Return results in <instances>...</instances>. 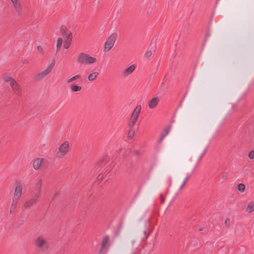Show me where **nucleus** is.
I'll list each match as a JSON object with an SVG mask.
<instances>
[{"mask_svg":"<svg viewBox=\"0 0 254 254\" xmlns=\"http://www.w3.org/2000/svg\"><path fill=\"white\" fill-rule=\"evenodd\" d=\"M36 248L41 252H46L50 248V243L47 238L43 236H39L34 241Z\"/></svg>","mask_w":254,"mask_h":254,"instance_id":"f257e3e1","label":"nucleus"},{"mask_svg":"<svg viewBox=\"0 0 254 254\" xmlns=\"http://www.w3.org/2000/svg\"><path fill=\"white\" fill-rule=\"evenodd\" d=\"M96 61V58L85 53H80L77 58V62L80 64H91L95 63Z\"/></svg>","mask_w":254,"mask_h":254,"instance_id":"f03ea898","label":"nucleus"},{"mask_svg":"<svg viewBox=\"0 0 254 254\" xmlns=\"http://www.w3.org/2000/svg\"><path fill=\"white\" fill-rule=\"evenodd\" d=\"M55 65V62H53L46 69L37 73L34 76V79L35 81H39L46 77L53 70Z\"/></svg>","mask_w":254,"mask_h":254,"instance_id":"7ed1b4c3","label":"nucleus"},{"mask_svg":"<svg viewBox=\"0 0 254 254\" xmlns=\"http://www.w3.org/2000/svg\"><path fill=\"white\" fill-rule=\"evenodd\" d=\"M15 189L12 198L19 200L22 195L23 186L20 181L17 180L14 183Z\"/></svg>","mask_w":254,"mask_h":254,"instance_id":"20e7f679","label":"nucleus"},{"mask_svg":"<svg viewBox=\"0 0 254 254\" xmlns=\"http://www.w3.org/2000/svg\"><path fill=\"white\" fill-rule=\"evenodd\" d=\"M69 151V143L67 141H64L59 147L56 153L58 158H63Z\"/></svg>","mask_w":254,"mask_h":254,"instance_id":"39448f33","label":"nucleus"},{"mask_svg":"<svg viewBox=\"0 0 254 254\" xmlns=\"http://www.w3.org/2000/svg\"><path fill=\"white\" fill-rule=\"evenodd\" d=\"M117 37V34L114 33L108 37L104 47V51L105 52L109 51L112 48L116 40Z\"/></svg>","mask_w":254,"mask_h":254,"instance_id":"423d86ee","label":"nucleus"},{"mask_svg":"<svg viewBox=\"0 0 254 254\" xmlns=\"http://www.w3.org/2000/svg\"><path fill=\"white\" fill-rule=\"evenodd\" d=\"M40 196L34 194L33 196L26 200L22 205L21 208L23 210H25L31 207L33 205H35L39 200Z\"/></svg>","mask_w":254,"mask_h":254,"instance_id":"0eeeda50","label":"nucleus"},{"mask_svg":"<svg viewBox=\"0 0 254 254\" xmlns=\"http://www.w3.org/2000/svg\"><path fill=\"white\" fill-rule=\"evenodd\" d=\"M188 180V176H178L175 182V187L180 190L183 189Z\"/></svg>","mask_w":254,"mask_h":254,"instance_id":"6e6552de","label":"nucleus"},{"mask_svg":"<svg viewBox=\"0 0 254 254\" xmlns=\"http://www.w3.org/2000/svg\"><path fill=\"white\" fill-rule=\"evenodd\" d=\"M11 89L13 93L18 96H21L22 94V90L20 84L15 79L12 82L9 83Z\"/></svg>","mask_w":254,"mask_h":254,"instance_id":"1a4fd4ad","label":"nucleus"},{"mask_svg":"<svg viewBox=\"0 0 254 254\" xmlns=\"http://www.w3.org/2000/svg\"><path fill=\"white\" fill-rule=\"evenodd\" d=\"M45 159L37 158L33 161V167L36 170H40L47 163Z\"/></svg>","mask_w":254,"mask_h":254,"instance_id":"9d476101","label":"nucleus"},{"mask_svg":"<svg viewBox=\"0 0 254 254\" xmlns=\"http://www.w3.org/2000/svg\"><path fill=\"white\" fill-rule=\"evenodd\" d=\"M60 31L63 35L64 41L72 40V33L68 30L65 25H62L60 28Z\"/></svg>","mask_w":254,"mask_h":254,"instance_id":"9b49d317","label":"nucleus"},{"mask_svg":"<svg viewBox=\"0 0 254 254\" xmlns=\"http://www.w3.org/2000/svg\"><path fill=\"white\" fill-rule=\"evenodd\" d=\"M12 3L13 6L17 13L19 16L21 15L22 7L19 0H10Z\"/></svg>","mask_w":254,"mask_h":254,"instance_id":"f8f14e48","label":"nucleus"},{"mask_svg":"<svg viewBox=\"0 0 254 254\" xmlns=\"http://www.w3.org/2000/svg\"><path fill=\"white\" fill-rule=\"evenodd\" d=\"M138 116L139 114L133 111L127 124L128 127L131 128L134 125L138 117Z\"/></svg>","mask_w":254,"mask_h":254,"instance_id":"ddd939ff","label":"nucleus"},{"mask_svg":"<svg viewBox=\"0 0 254 254\" xmlns=\"http://www.w3.org/2000/svg\"><path fill=\"white\" fill-rule=\"evenodd\" d=\"M136 68V65L134 64L130 65L126 68L122 72L123 76L127 77L132 73Z\"/></svg>","mask_w":254,"mask_h":254,"instance_id":"4468645a","label":"nucleus"},{"mask_svg":"<svg viewBox=\"0 0 254 254\" xmlns=\"http://www.w3.org/2000/svg\"><path fill=\"white\" fill-rule=\"evenodd\" d=\"M159 101V98L158 97H155L151 99L148 103V107L149 109H154L158 104Z\"/></svg>","mask_w":254,"mask_h":254,"instance_id":"2eb2a0df","label":"nucleus"},{"mask_svg":"<svg viewBox=\"0 0 254 254\" xmlns=\"http://www.w3.org/2000/svg\"><path fill=\"white\" fill-rule=\"evenodd\" d=\"M18 200L12 198V200L10 203L9 213L10 214H13L17 207Z\"/></svg>","mask_w":254,"mask_h":254,"instance_id":"dca6fc26","label":"nucleus"},{"mask_svg":"<svg viewBox=\"0 0 254 254\" xmlns=\"http://www.w3.org/2000/svg\"><path fill=\"white\" fill-rule=\"evenodd\" d=\"M109 237L108 236H106L103 238L102 244H101V249L100 251V253H101L104 249H106L107 246L109 244Z\"/></svg>","mask_w":254,"mask_h":254,"instance_id":"f3484780","label":"nucleus"},{"mask_svg":"<svg viewBox=\"0 0 254 254\" xmlns=\"http://www.w3.org/2000/svg\"><path fill=\"white\" fill-rule=\"evenodd\" d=\"M42 180L41 179H39L37 181V189L36 191L34 194H36L40 196H41V190L42 188Z\"/></svg>","mask_w":254,"mask_h":254,"instance_id":"a211bd4d","label":"nucleus"},{"mask_svg":"<svg viewBox=\"0 0 254 254\" xmlns=\"http://www.w3.org/2000/svg\"><path fill=\"white\" fill-rule=\"evenodd\" d=\"M99 73L98 71H94L89 74L87 79L90 81H93L96 79Z\"/></svg>","mask_w":254,"mask_h":254,"instance_id":"6ab92c4d","label":"nucleus"},{"mask_svg":"<svg viewBox=\"0 0 254 254\" xmlns=\"http://www.w3.org/2000/svg\"><path fill=\"white\" fill-rule=\"evenodd\" d=\"M3 80L4 82H8L11 83L15 80L13 78H12L10 74H5L3 75L2 77Z\"/></svg>","mask_w":254,"mask_h":254,"instance_id":"aec40b11","label":"nucleus"},{"mask_svg":"<svg viewBox=\"0 0 254 254\" xmlns=\"http://www.w3.org/2000/svg\"><path fill=\"white\" fill-rule=\"evenodd\" d=\"M170 127H168L166 128H165L163 130V133L161 135V137L159 140V141L161 142L164 137L167 135V134L169 133V132L170 130Z\"/></svg>","mask_w":254,"mask_h":254,"instance_id":"412c9836","label":"nucleus"},{"mask_svg":"<svg viewBox=\"0 0 254 254\" xmlns=\"http://www.w3.org/2000/svg\"><path fill=\"white\" fill-rule=\"evenodd\" d=\"M63 43V40L62 37H59L58 38L57 42V45H56V49H57V52H58L61 50L62 44Z\"/></svg>","mask_w":254,"mask_h":254,"instance_id":"4be33fe9","label":"nucleus"},{"mask_svg":"<svg viewBox=\"0 0 254 254\" xmlns=\"http://www.w3.org/2000/svg\"><path fill=\"white\" fill-rule=\"evenodd\" d=\"M246 210L251 213L254 211V202H251L249 205H248Z\"/></svg>","mask_w":254,"mask_h":254,"instance_id":"5701e85b","label":"nucleus"},{"mask_svg":"<svg viewBox=\"0 0 254 254\" xmlns=\"http://www.w3.org/2000/svg\"><path fill=\"white\" fill-rule=\"evenodd\" d=\"M71 90L73 92H78L81 90L82 87L79 86L72 84L70 86Z\"/></svg>","mask_w":254,"mask_h":254,"instance_id":"b1692460","label":"nucleus"},{"mask_svg":"<svg viewBox=\"0 0 254 254\" xmlns=\"http://www.w3.org/2000/svg\"><path fill=\"white\" fill-rule=\"evenodd\" d=\"M245 188L246 187L245 185L243 183H240L237 186V189L241 192H243L244 191Z\"/></svg>","mask_w":254,"mask_h":254,"instance_id":"393cba45","label":"nucleus"},{"mask_svg":"<svg viewBox=\"0 0 254 254\" xmlns=\"http://www.w3.org/2000/svg\"><path fill=\"white\" fill-rule=\"evenodd\" d=\"M81 77V75H79V74H77V75H75V76L69 78L67 80V82L68 83H70L79 78Z\"/></svg>","mask_w":254,"mask_h":254,"instance_id":"a878e982","label":"nucleus"},{"mask_svg":"<svg viewBox=\"0 0 254 254\" xmlns=\"http://www.w3.org/2000/svg\"><path fill=\"white\" fill-rule=\"evenodd\" d=\"M135 131L132 129H130L127 133V138L128 139H132L134 135Z\"/></svg>","mask_w":254,"mask_h":254,"instance_id":"bb28decb","label":"nucleus"},{"mask_svg":"<svg viewBox=\"0 0 254 254\" xmlns=\"http://www.w3.org/2000/svg\"><path fill=\"white\" fill-rule=\"evenodd\" d=\"M72 40L64 41V47L67 49H68L70 46Z\"/></svg>","mask_w":254,"mask_h":254,"instance_id":"cd10ccee","label":"nucleus"},{"mask_svg":"<svg viewBox=\"0 0 254 254\" xmlns=\"http://www.w3.org/2000/svg\"><path fill=\"white\" fill-rule=\"evenodd\" d=\"M141 105H137L133 110V112L137 113L139 114L141 111Z\"/></svg>","mask_w":254,"mask_h":254,"instance_id":"c85d7f7f","label":"nucleus"},{"mask_svg":"<svg viewBox=\"0 0 254 254\" xmlns=\"http://www.w3.org/2000/svg\"><path fill=\"white\" fill-rule=\"evenodd\" d=\"M152 52L151 51H147L145 54V56L146 58H149L152 56Z\"/></svg>","mask_w":254,"mask_h":254,"instance_id":"c756f323","label":"nucleus"},{"mask_svg":"<svg viewBox=\"0 0 254 254\" xmlns=\"http://www.w3.org/2000/svg\"><path fill=\"white\" fill-rule=\"evenodd\" d=\"M37 50L41 54H44V51L43 47L41 46H38L37 47Z\"/></svg>","mask_w":254,"mask_h":254,"instance_id":"7c9ffc66","label":"nucleus"},{"mask_svg":"<svg viewBox=\"0 0 254 254\" xmlns=\"http://www.w3.org/2000/svg\"><path fill=\"white\" fill-rule=\"evenodd\" d=\"M249 157L251 159H254V150L251 151L249 154Z\"/></svg>","mask_w":254,"mask_h":254,"instance_id":"2f4dec72","label":"nucleus"},{"mask_svg":"<svg viewBox=\"0 0 254 254\" xmlns=\"http://www.w3.org/2000/svg\"><path fill=\"white\" fill-rule=\"evenodd\" d=\"M21 63L23 64H29V61L26 59H23L21 60Z\"/></svg>","mask_w":254,"mask_h":254,"instance_id":"473e14b6","label":"nucleus"},{"mask_svg":"<svg viewBox=\"0 0 254 254\" xmlns=\"http://www.w3.org/2000/svg\"><path fill=\"white\" fill-rule=\"evenodd\" d=\"M159 197L160 199V203L162 204L165 201V196L163 194H161Z\"/></svg>","mask_w":254,"mask_h":254,"instance_id":"72a5a7b5","label":"nucleus"},{"mask_svg":"<svg viewBox=\"0 0 254 254\" xmlns=\"http://www.w3.org/2000/svg\"><path fill=\"white\" fill-rule=\"evenodd\" d=\"M229 223H230V220L229 219H226L225 221V225L227 226V227H229Z\"/></svg>","mask_w":254,"mask_h":254,"instance_id":"f704fd0d","label":"nucleus"},{"mask_svg":"<svg viewBox=\"0 0 254 254\" xmlns=\"http://www.w3.org/2000/svg\"><path fill=\"white\" fill-rule=\"evenodd\" d=\"M227 178V175L226 174H223L222 176V178L223 179V180H226Z\"/></svg>","mask_w":254,"mask_h":254,"instance_id":"c9c22d12","label":"nucleus"},{"mask_svg":"<svg viewBox=\"0 0 254 254\" xmlns=\"http://www.w3.org/2000/svg\"><path fill=\"white\" fill-rule=\"evenodd\" d=\"M134 154L136 155H138L139 154V151L138 150H136L134 152Z\"/></svg>","mask_w":254,"mask_h":254,"instance_id":"e433bc0d","label":"nucleus"},{"mask_svg":"<svg viewBox=\"0 0 254 254\" xmlns=\"http://www.w3.org/2000/svg\"><path fill=\"white\" fill-rule=\"evenodd\" d=\"M58 193H58V192H56L55 193V194H54V195H53V199L54 198V197H56V196L57 195H58Z\"/></svg>","mask_w":254,"mask_h":254,"instance_id":"4c0bfd02","label":"nucleus"},{"mask_svg":"<svg viewBox=\"0 0 254 254\" xmlns=\"http://www.w3.org/2000/svg\"><path fill=\"white\" fill-rule=\"evenodd\" d=\"M102 174H99L98 175V179H100L102 178Z\"/></svg>","mask_w":254,"mask_h":254,"instance_id":"58836bf2","label":"nucleus"},{"mask_svg":"<svg viewBox=\"0 0 254 254\" xmlns=\"http://www.w3.org/2000/svg\"><path fill=\"white\" fill-rule=\"evenodd\" d=\"M200 231L202 230V228H200Z\"/></svg>","mask_w":254,"mask_h":254,"instance_id":"ea45409f","label":"nucleus"}]
</instances>
